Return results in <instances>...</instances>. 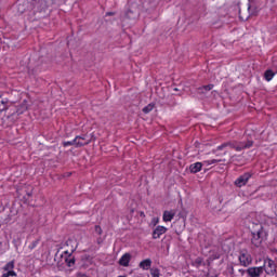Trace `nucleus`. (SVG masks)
Here are the masks:
<instances>
[{
	"label": "nucleus",
	"instance_id": "nucleus-1",
	"mask_svg": "<svg viewBox=\"0 0 277 277\" xmlns=\"http://www.w3.org/2000/svg\"><path fill=\"white\" fill-rule=\"evenodd\" d=\"M249 227L251 228V233H252V239L251 242L253 246H255V248H261V243H263V225L261 224V222H252Z\"/></svg>",
	"mask_w": 277,
	"mask_h": 277
},
{
	"label": "nucleus",
	"instance_id": "nucleus-2",
	"mask_svg": "<svg viewBox=\"0 0 277 277\" xmlns=\"http://www.w3.org/2000/svg\"><path fill=\"white\" fill-rule=\"evenodd\" d=\"M254 145V142L252 141H247V142H226L223 143L222 145L216 147V150H224V148H234V150H237V153H241V150H246V148H252Z\"/></svg>",
	"mask_w": 277,
	"mask_h": 277
},
{
	"label": "nucleus",
	"instance_id": "nucleus-3",
	"mask_svg": "<svg viewBox=\"0 0 277 277\" xmlns=\"http://www.w3.org/2000/svg\"><path fill=\"white\" fill-rule=\"evenodd\" d=\"M53 5V0H39L34 5L32 10L34 12H39V14H42V12H47L48 8H51Z\"/></svg>",
	"mask_w": 277,
	"mask_h": 277
},
{
	"label": "nucleus",
	"instance_id": "nucleus-4",
	"mask_svg": "<svg viewBox=\"0 0 277 277\" xmlns=\"http://www.w3.org/2000/svg\"><path fill=\"white\" fill-rule=\"evenodd\" d=\"M75 250H77V247H71V249L64 251L65 263H66L67 267H75L76 260H75V255L72 254V252H75Z\"/></svg>",
	"mask_w": 277,
	"mask_h": 277
},
{
	"label": "nucleus",
	"instance_id": "nucleus-5",
	"mask_svg": "<svg viewBox=\"0 0 277 277\" xmlns=\"http://www.w3.org/2000/svg\"><path fill=\"white\" fill-rule=\"evenodd\" d=\"M81 140H85V137L76 136L72 141L64 142L63 146H76L77 148H80L81 146H88V144H90V141L81 142Z\"/></svg>",
	"mask_w": 277,
	"mask_h": 277
},
{
	"label": "nucleus",
	"instance_id": "nucleus-6",
	"mask_svg": "<svg viewBox=\"0 0 277 277\" xmlns=\"http://www.w3.org/2000/svg\"><path fill=\"white\" fill-rule=\"evenodd\" d=\"M2 269L3 273L1 277H16V272H14V261L6 263Z\"/></svg>",
	"mask_w": 277,
	"mask_h": 277
},
{
	"label": "nucleus",
	"instance_id": "nucleus-7",
	"mask_svg": "<svg viewBox=\"0 0 277 277\" xmlns=\"http://www.w3.org/2000/svg\"><path fill=\"white\" fill-rule=\"evenodd\" d=\"M27 10H34V5L30 4L28 0H22L17 4V13L25 14Z\"/></svg>",
	"mask_w": 277,
	"mask_h": 277
},
{
	"label": "nucleus",
	"instance_id": "nucleus-8",
	"mask_svg": "<svg viewBox=\"0 0 277 277\" xmlns=\"http://www.w3.org/2000/svg\"><path fill=\"white\" fill-rule=\"evenodd\" d=\"M264 269L266 274L272 275L276 274V262L271 259L264 261Z\"/></svg>",
	"mask_w": 277,
	"mask_h": 277
},
{
	"label": "nucleus",
	"instance_id": "nucleus-9",
	"mask_svg": "<svg viewBox=\"0 0 277 277\" xmlns=\"http://www.w3.org/2000/svg\"><path fill=\"white\" fill-rule=\"evenodd\" d=\"M252 175L250 173H245L242 175H240L236 181H235V186L236 187H243V185H246L248 183V181H250V177Z\"/></svg>",
	"mask_w": 277,
	"mask_h": 277
},
{
	"label": "nucleus",
	"instance_id": "nucleus-10",
	"mask_svg": "<svg viewBox=\"0 0 277 277\" xmlns=\"http://www.w3.org/2000/svg\"><path fill=\"white\" fill-rule=\"evenodd\" d=\"M166 233H168V228L159 225L153 232V239H159L161 235H166Z\"/></svg>",
	"mask_w": 277,
	"mask_h": 277
},
{
	"label": "nucleus",
	"instance_id": "nucleus-11",
	"mask_svg": "<svg viewBox=\"0 0 277 277\" xmlns=\"http://www.w3.org/2000/svg\"><path fill=\"white\" fill-rule=\"evenodd\" d=\"M239 262H240V265H243V267H248V265L252 263V256H250L249 253H240Z\"/></svg>",
	"mask_w": 277,
	"mask_h": 277
},
{
	"label": "nucleus",
	"instance_id": "nucleus-12",
	"mask_svg": "<svg viewBox=\"0 0 277 277\" xmlns=\"http://www.w3.org/2000/svg\"><path fill=\"white\" fill-rule=\"evenodd\" d=\"M247 273L250 277H259L263 274V267H250L247 269Z\"/></svg>",
	"mask_w": 277,
	"mask_h": 277
},
{
	"label": "nucleus",
	"instance_id": "nucleus-13",
	"mask_svg": "<svg viewBox=\"0 0 277 277\" xmlns=\"http://www.w3.org/2000/svg\"><path fill=\"white\" fill-rule=\"evenodd\" d=\"M174 215H176V211H174V210H170V211L166 210L163 212L162 220H163V222H172V220H174Z\"/></svg>",
	"mask_w": 277,
	"mask_h": 277
},
{
	"label": "nucleus",
	"instance_id": "nucleus-14",
	"mask_svg": "<svg viewBox=\"0 0 277 277\" xmlns=\"http://www.w3.org/2000/svg\"><path fill=\"white\" fill-rule=\"evenodd\" d=\"M129 263H131V253H126L120 258L119 265L122 267H129Z\"/></svg>",
	"mask_w": 277,
	"mask_h": 277
},
{
	"label": "nucleus",
	"instance_id": "nucleus-15",
	"mask_svg": "<svg viewBox=\"0 0 277 277\" xmlns=\"http://www.w3.org/2000/svg\"><path fill=\"white\" fill-rule=\"evenodd\" d=\"M202 170V162H195L189 166V171L192 174H197V172H200Z\"/></svg>",
	"mask_w": 277,
	"mask_h": 277
},
{
	"label": "nucleus",
	"instance_id": "nucleus-16",
	"mask_svg": "<svg viewBox=\"0 0 277 277\" xmlns=\"http://www.w3.org/2000/svg\"><path fill=\"white\" fill-rule=\"evenodd\" d=\"M213 84L203 85L197 89L198 94H207V92H211Z\"/></svg>",
	"mask_w": 277,
	"mask_h": 277
},
{
	"label": "nucleus",
	"instance_id": "nucleus-17",
	"mask_svg": "<svg viewBox=\"0 0 277 277\" xmlns=\"http://www.w3.org/2000/svg\"><path fill=\"white\" fill-rule=\"evenodd\" d=\"M150 265H153V261H150V259L144 260L140 263V267L142 269H150Z\"/></svg>",
	"mask_w": 277,
	"mask_h": 277
},
{
	"label": "nucleus",
	"instance_id": "nucleus-18",
	"mask_svg": "<svg viewBox=\"0 0 277 277\" xmlns=\"http://www.w3.org/2000/svg\"><path fill=\"white\" fill-rule=\"evenodd\" d=\"M274 75H276L274 71H272V69H268L265 71L264 77L266 79V81H272V79H274Z\"/></svg>",
	"mask_w": 277,
	"mask_h": 277
},
{
	"label": "nucleus",
	"instance_id": "nucleus-19",
	"mask_svg": "<svg viewBox=\"0 0 277 277\" xmlns=\"http://www.w3.org/2000/svg\"><path fill=\"white\" fill-rule=\"evenodd\" d=\"M154 108H155V105L148 104L147 106H145L143 108V111H144V114H150V111H153Z\"/></svg>",
	"mask_w": 277,
	"mask_h": 277
},
{
	"label": "nucleus",
	"instance_id": "nucleus-20",
	"mask_svg": "<svg viewBox=\"0 0 277 277\" xmlns=\"http://www.w3.org/2000/svg\"><path fill=\"white\" fill-rule=\"evenodd\" d=\"M239 17L241 21H248L250 18V13H242L239 11Z\"/></svg>",
	"mask_w": 277,
	"mask_h": 277
},
{
	"label": "nucleus",
	"instance_id": "nucleus-21",
	"mask_svg": "<svg viewBox=\"0 0 277 277\" xmlns=\"http://www.w3.org/2000/svg\"><path fill=\"white\" fill-rule=\"evenodd\" d=\"M220 161H222V159H212V160H207L203 163H206V166H213V163H220Z\"/></svg>",
	"mask_w": 277,
	"mask_h": 277
},
{
	"label": "nucleus",
	"instance_id": "nucleus-22",
	"mask_svg": "<svg viewBox=\"0 0 277 277\" xmlns=\"http://www.w3.org/2000/svg\"><path fill=\"white\" fill-rule=\"evenodd\" d=\"M5 103L4 98L0 95V114L5 110Z\"/></svg>",
	"mask_w": 277,
	"mask_h": 277
},
{
	"label": "nucleus",
	"instance_id": "nucleus-23",
	"mask_svg": "<svg viewBox=\"0 0 277 277\" xmlns=\"http://www.w3.org/2000/svg\"><path fill=\"white\" fill-rule=\"evenodd\" d=\"M126 16L128 18H135L137 16V13L133 14V11L129 10L127 13H126Z\"/></svg>",
	"mask_w": 277,
	"mask_h": 277
},
{
	"label": "nucleus",
	"instance_id": "nucleus-24",
	"mask_svg": "<svg viewBox=\"0 0 277 277\" xmlns=\"http://www.w3.org/2000/svg\"><path fill=\"white\" fill-rule=\"evenodd\" d=\"M95 233L97 234V235H103V229L101 228V226H95Z\"/></svg>",
	"mask_w": 277,
	"mask_h": 277
},
{
	"label": "nucleus",
	"instance_id": "nucleus-25",
	"mask_svg": "<svg viewBox=\"0 0 277 277\" xmlns=\"http://www.w3.org/2000/svg\"><path fill=\"white\" fill-rule=\"evenodd\" d=\"M151 224H153L154 226H157V224H159V219H158V217L153 219V220H151Z\"/></svg>",
	"mask_w": 277,
	"mask_h": 277
},
{
	"label": "nucleus",
	"instance_id": "nucleus-26",
	"mask_svg": "<svg viewBox=\"0 0 277 277\" xmlns=\"http://www.w3.org/2000/svg\"><path fill=\"white\" fill-rule=\"evenodd\" d=\"M151 276L153 277H159V271L158 269L153 271Z\"/></svg>",
	"mask_w": 277,
	"mask_h": 277
},
{
	"label": "nucleus",
	"instance_id": "nucleus-27",
	"mask_svg": "<svg viewBox=\"0 0 277 277\" xmlns=\"http://www.w3.org/2000/svg\"><path fill=\"white\" fill-rule=\"evenodd\" d=\"M76 277H89V276L85 275L84 273H77Z\"/></svg>",
	"mask_w": 277,
	"mask_h": 277
},
{
	"label": "nucleus",
	"instance_id": "nucleus-28",
	"mask_svg": "<svg viewBox=\"0 0 277 277\" xmlns=\"http://www.w3.org/2000/svg\"><path fill=\"white\" fill-rule=\"evenodd\" d=\"M82 137H85V140H80V142H89L90 144V138H88V135H83Z\"/></svg>",
	"mask_w": 277,
	"mask_h": 277
},
{
	"label": "nucleus",
	"instance_id": "nucleus-29",
	"mask_svg": "<svg viewBox=\"0 0 277 277\" xmlns=\"http://www.w3.org/2000/svg\"><path fill=\"white\" fill-rule=\"evenodd\" d=\"M116 15V13H114V12H107L106 13V16H115Z\"/></svg>",
	"mask_w": 277,
	"mask_h": 277
},
{
	"label": "nucleus",
	"instance_id": "nucleus-30",
	"mask_svg": "<svg viewBox=\"0 0 277 277\" xmlns=\"http://www.w3.org/2000/svg\"><path fill=\"white\" fill-rule=\"evenodd\" d=\"M66 246H72V240H67Z\"/></svg>",
	"mask_w": 277,
	"mask_h": 277
},
{
	"label": "nucleus",
	"instance_id": "nucleus-31",
	"mask_svg": "<svg viewBox=\"0 0 277 277\" xmlns=\"http://www.w3.org/2000/svg\"><path fill=\"white\" fill-rule=\"evenodd\" d=\"M174 91H175V92H177V91H179V89H177V88H175V89H174Z\"/></svg>",
	"mask_w": 277,
	"mask_h": 277
},
{
	"label": "nucleus",
	"instance_id": "nucleus-32",
	"mask_svg": "<svg viewBox=\"0 0 277 277\" xmlns=\"http://www.w3.org/2000/svg\"><path fill=\"white\" fill-rule=\"evenodd\" d=\"M248 10H250V4L248 5Z\"/></svg>",
	"mask_w": 277,
	"mask_h": 277
},
{
	"label": "nucleus",
	"instance_id": "nucleus-33",
	"mask_svg": "<svg viewBox=\"0 0 277 277\" xmlns=\"http://www.w3.org/2000/svg\"><path fill=\"white\" fill-rule=\"evenodd\" d=\"M212 94H215V91H212Z\"/></svg>",
	"mask_w": 277,
	"mask_h": 277
},
{
	"label": "nucleus",
	"instance_id": "nucleus-34",
	"mask_svg": "<svg viewBox=\"0 0 277 277\" xmlns=\"http://www.w3.org/2000/svg\"><path fill=\"white\" fill-rule=\"evenodd\" d=\"M0 246H1V242H0Z\"/></svg>",
	"mask_w": 277,
	"mask_h": 277
}]
</instances>
